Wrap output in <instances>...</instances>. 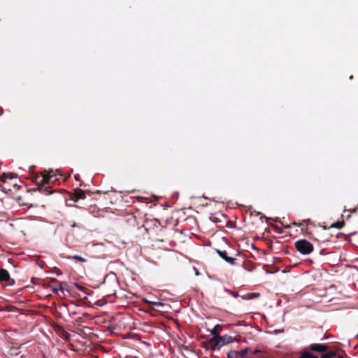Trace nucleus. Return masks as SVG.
I'll use <instances>...</instances> for the list:
<instances>
[{
	"mask_svg": "<svg viewBox=\"0 0 358 358\" xmlns=\"http://www.w3.org/2000/svg\"><path fill=\"white\" fill-rule=\"evenodd\" d=\"M329 348L327 343H314L308 345L306 350L310 352L321 353L320 358H343L334 351H328Z\"/></svg>",
	"mask_w": 358,
	"mask_h": 358,
	"instance_id": "nucleus-1",
	"label": "nucleus"
},
{
	"mask_svg": "<svg viewBox=\"0 0 358 358\" xmlns=\"http://www.w3.org/2000/svg\"><path fill=\"white\" fill-rule=\"evenodd\" d=\"M52 171H44L41 174H36L34 176L33 181L38 186H43L46 184H50L51 182L56 180V178L53 179L55 176L52 174Z\"/></svg>",
	"mask_w": 358,
	"mask_h": 358,
	"instance_id": "nucleus-2",
	"label": "nucleus"
},
{
	"mask_svg": "<svg viewBox=\"0 0 358 358\" xmlns=\"http://www.w3.org/2000/svg\"><path fill=\"white\" fill-rule=\"evenodd\" d=\"M294 246L297 251L302 255H308L313 251V245L306 239H301L296 241Z\"/></svg>",
	"mask_w": 358,
	"mask_h": 358,
	"instance_id": "nucleus-3",
	"label": "nucleus"
},
{
	"mask_svg": "<svg viewBox=\"0 0 358 358\" xmlns=\"http://www.w3.org/2000/svg\"><path fill=\"white\" fill-rule=\"evenodd\" d=\"M217 339L216 341H214L210 345V348L215 350H219L221 347H222L224 345L231 343L234 341L233 337L228 335L224 336H220V337H217Z\"/></svg>",
	"mask_w": 358,
	"mask_h": 358,
	"instance_id": "nucleus-4",
	"label": "nucleus"
},
{
	"mask_svg": "<svg viewBox=\"0 0 358 358\" xmlns=\"http://www.w3.org/2000/svg\"><path fill=\"white\" fill-rule=\"evenodd\" d=\"M8 282V285H13L15 282L13 279H11L8 271L4 268L0 269V283Z\"/></svg>",
	"mask_w": 358,
	"mask_h": 358,
	"instance_id": "nucleus-5",
	"label": "nucleus"
},
{
	"mask_svg": "<svg viewBox=\"0 0 358 358\" xmlns=\"http://www.w3.org/2000/svg\"><path fill=\"white\" fill-rule=\"evenodd\" d=\"M216 252L218 254V255L225 260L227 262L230 264L231 265H235L236 264V259L233 257H230L227 255V252L225 250H220L218 249H216Z\"/></svg>",
	"mask_w": 358,
	"mask_h": 358,
	"instance_id": "nucleus-6",
	"label": "nucleus"
},
{
	"mask_svg": "<svg viewBox=\"0 0 358 358\" xmlns=\"http://www.w3.org/2000/svg\"><path fill=\"white\" fill-rule=\"evenodd\" d=\"M221 329V326L217 324L216 325L211 331L210 333L213 335V338L208 341V344L210 345L214 341L217 339V337H220L219 331Z\"/></svg>",
	"mask_w": 358,
	"mask_h": 358,
	"instance_id": "nucleus-7",
	"label": "nucleus"
},
{
	"mask_svg": "<svg viewBox=\"0 0 358 358\" xmlns=\"http://www.w3.org/2000/svg\"><path fill=\"white\" fill-rule=\"evenodd\" d=\"M249 351L250 349L248 348H245V349L239 352L231 350L230 355H234V358H245L247 356Z\"/></svg>",
	"mask_w": 358,
	"mask_h": 358,
	"instance_id": "nucleus-8",
	"label": "nucleus"
},
{
	"mask_svg": "<svg viewBox=\"0 0 358 358\" xmlns=\"http://www.w3.org/2000/svg\"><path fill=\"white\" fill-rule=\"evenodd\" d=\"M85 198V192L84 190L81 189H74L73 198V200L75 201H78L79 199H83Z\"/></svg>",
	"mask_w": 358,
	"mask_h": 358,
	"instance_id": "nucleus-9",
	"label": "nucleus"
},
{
	"mask_svg": "<svg viewBox=\"0 0 358 358\" xmlns=\"http://www.w3.org/2000/svg\"><path fill=\"white\" fill-rule=\"evenodd\" d=\"M299 358H319V357H318V356L313 354L309 350H306V348L305 350L301 352Z\"/></svg>",
	"mask_w": 358,
	"mask_h": 358,
	"instance_id": "nucleus-10",
	"label": "nucleus"
},
{
	"mask_svg": "<svg viewBox=\"0 0 358 358\" xmlns=\"http://www.w3.org/2000/svg\"><path fill=\"white\" fill-rule=\"evenodd\" d=\"M66 258L69 259L75 260L76 262H80V263H85L87 262V259L82 257L79 255H70V256L66 257Z\"/></svg>",
	"mask_w": 358,
	"mask_h": 358,
	"instance_id": "nucleus-11",
	"label": "nucleus"
},
{
	"mask_svg": "<svg viewBox=\"0 0 358 358\" xmlns=\"http://www.w3.org/2000/svg\"><path fill=\"white\" fill-rule=\"evenodd\" d=\"M15 178V176L14 175V173H3L1 176H0V181H1L2 182H6V180L8 179H12V178Z\"/></svg>",
	"mask_w": 358,
	"mask_h": 358,
	"instance_id": "nucleus-12",
	"label": "nucleus"
},
{
	"mask_svg": "<svg viewBox=\"0 0 358 358\" xmlns=\"http://www.w3.org/2000/svg\"><path fill=\"white\" fill-rule=\"evenodd\" d=\"M344 225H345L344 221H338V222L334 223L331 225V227L340 229L343 228Z\"/></svg>",
	"mask_w": 358,
	"mask_h": 358,
	"instance_id": "nucleus-13",
	"label": "nucleus"
},
{
	"mask_svg": "<svg viewBox=\"0 0 358 358\" xmlns=\"http://www.w3.org/2000/svg\"><path fill=\"white\" fill-rule=\"evenodd\" d=\"M20 348V345L19 346H12V348H10V354L13 355H18V352H17V350Z\"/></svg>",
	"mask_w": 358,
	"mask_h": 358,
	"instance_id": "nucleus-14",
	"label": "nucleus"
},
{
	"mask_svg": "<svg viewBox=\"0 0 358 358\" xmlns=\"http://www.w3.org/2000/svg\"><path fill=\"white\" fill-rule=\"evenodd\" d=\"M52 290L55 294H58L59 290L64 292V289L62 286H60L59 287H52Z\"/></svg>",
	"mask_w": 358,
	"mask_h": 358,
	"instance_id": "nucleus-15",
	"label": "nucleus"
},
{
	"mask_svg": "<svg viewBox=\"0 0 358 358\" xmlns=\"http://www.w3.org/2000/svg\"><path fill=\"white\" fill-rule=\"evenodd\" d=\"M71 226L72 228H75V227L82 228L83 227L80 224H77L75 222H73Z\"/></svg>",
	"mask_w": 358,
	"mask_h": 358,
	"instance_id": "nucleus-16",
	"label": "nucleus"
},
{
	"mask_svg": "<svg viewBox=\"0 0 358 358\" xmlns=\"http://www.w3.org/2000/svg\"><path fill=\"white\" fill-rule=\"evenodd\" d=\"M303 223L302 222H293L291 225L292 226H297V227H301L302 226Z\"/></svg>",
	"mask_w": 358,
	"mask_h": 358,
	"instance_id": "nucleus-17",
	"label": "nucleus"
},
{
	"mask_svg": "<svg viewBox=\"0 0 358 358\" xmlns=\"http://www.w3.org/2000/svg\"><path fill=\"white\" fill-rule=\"evenodd\" d=\"M230 354H231V351L227 353V358H234V355H230Z\"/></svg>",
	"mask_w": 358,
	"mask_h": 358,
	"instance_id": "nucleus-18",
	"label": "nucleus"
},
{
	"mask_svg": "<svg viewBox=\"0 0 358 358\" xmlns=\"http://www.w3.org/2000/svg\"><path fill=\"white\" fill-rule=\"evenodd\" d=\"M74 178L76 180L79 181L80 180V176L78 174H76L74 176Z\"/></svg>",
	"mask_w": 358,
	"mask_h": 358,
	"instance_id": "nucleus-19",
	"label": "nucleus"
},
{
	"mask_svg": "<svg viewBox=\"0 0 358 358\" xmlns=\"http://www.w3.org/2000/svg\"><path fill=\"white\" fill-rule=\"evenodd\" d=\"M76 287H77V288L78 289H80V290H83L84 289L83 287L80 285L76 284Z\"/></svg>",
	"mask_w": 358,
	"mask_h": 358,
	"instance_id": "nucleus-20",
	"label": "nucleus"
},
{
	"mask_svg": "<svg viewBox=\"0 0 358 358\" xmlns=\"http://www.w3.org/2000/svg\"><path fill=\"white\" fill-rule=\"evenodd\" d=\"M43 191L45 192L46 194L50 193V192L47 188L43 189Z\"/></svg>",
	"mask_w": 358,
	"mask_h": 358,
	"instance_id": "nucleus-21",
	"label": "nucleus"
},
{
	"mask_svg": "<svg viewBox=\"0 0 358 358\" xmlns=\"http://www.w3.org/2000/svg\"><path fill=\"white\" fill-rule=\"evenodd\" d=\"M310 222V220H303V222Z\"/></svg>",
	"mask_w": 358,
	"mask_h": 358,
	"instance_id": "nucleus-22",
	"label": "nucleus"
},
{
	"mask_svg": "<svg viewBox=\"0 0 358 358\" xmlns=\"http://www.w3.org/2000/svg\"><path fill=\"white\" fill-rule=\"evenodd\" d=\"M259 296V294H258V293L254 295V296Z\"/></svg>",
	"mask_w": 358,
	"mask_h": 358,
	"instance_id": "nucleus-23",
	"label": "nucleus"
},
{
	"mask_svg": "<svg viewBox=\"0 0 358 358\" xmlns=\"http://www.w3.org/2000/svg\"><path fill=\"white\" fill-rule=\"evenodd\" d=\"M357 337H358V334H357Z\"/></svg>",
	"mask_w": 358,
	"mask_h": 358,
	"instance_id": "nucleus-24",
	"label": "nucleus"
}]
</instances>
